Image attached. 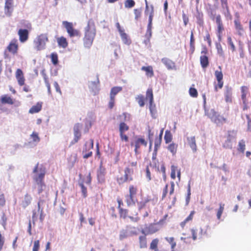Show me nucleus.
<instances>
[{"label":"nucleus","instance_id":"f257e3e1","mask_svg":"<svg viewBox=\"0 0 251 251\" xmlns=\"http://www.w3.org/2000/svg\"><path fill=\"white\" fill-rule=\"evenodd\" d=\"M33 173L34 174L33 180L38 186V193L41 194L46 187L44 179L46 173V168L43 165H39L38 163L35 166Z\"/></svg>","mask_w":251,"mask_h":251},{"label":"nucleus","instance_id":"f03ea898","mask_svg":"<svg viewBox=\"0 0 251 251\" xmlns=\"http://www.w3.org/2000/svg\"><path fill=\"white\" fill-rule=\"evenodd\" d=\"M96 35V27L95 22L90 19L84 30V36L83 39V45L85 48H90L93 43Z\"/></svg>","mask_w":251,"mask_h":251},{"label":"nucleus","instance_id":"7ed1b4c3","mask_svg":"<svg viewBox=\"0 0 251 251\" xmlns=\"http://www.w3.org/2000/svg\"><path fill=\"white\" fill-rule=\"evenodd\" d=\"M49 42L48 34L42 33L38 35L33 41L34 48L39 51L45 49L46 43Z\"/></svg>","mask_w":251,"mask_h":251},{"label":"nucleus","instance_id":"20e7f679","mask_svg":"<svg viewBox=\"0 0 251 251\" xmlns=\"http://www.w3.org/2000/svg\"><path fill=\"white\" fill-rule=\"evenodd\" d=\"M204 114L212 121L216 124L223 123L226 121L225 118L218 114L214 109H208L204 107Z\"/></svg>","mask_w":251,"mask_h":251},{"label":"nucleus","instance_id":"39448f33","mask_svg":"<svg viewBox=\"0 0 251 251\" xmlns=\"http://www.w3.org/2000/svg\"><path fill=\"white\" fill-rule=\"evenodd\" d=\"M137 187L134 185H130L129 186V194L125 196V201L128 206L134 204L135 199L137 193Z\"/></svg>","mask_w":251,"mask_h":251},{"label":"nucleus","instance_id":"423d86ee","mask_svg":"<svg viewBox=\"0 0 251 251\" xmlns=\"http://www.w3.org/2000/svg\"><path fill=\"white\" fill-rule=\"evenodd\" d=\"M134 170L129 166H127L124 170V176L118 177L117 181L119 184H122L125 182L130 181L133 180L132 175L133 174Z\"/></svg>","mask_w":251,"mask_h":251},{"label":"nucleus","instance_id":"0eeeda50","mask_svg":"<svg viewBox=\"0 0 251 251\" xmlns=\"http://www.w3.org/2000/svg\"><path fill=\"white\" fill-rule=\"evenodd\" d=\"M128 210L126 209H120L119 210V213L120 218L124 219H126V218H129L131 222L133 223H137L140 220V217L138 216L137 212L135 213V214H132V215H128Z\"/></svg>","mask_w":251,"mask_h":251},{"label":"nucleus","instance_id":"6e6552de","mask_svg":"<svg viewBox=\"0 0 251 251\" xmlns=\"http://www.w3.org/2000/svg\"><path fill=\"white\" fill-rule=\"evenodd\" d=\"M62 24L66 28L67 33L70 37L80 36V31L74 28L73 24L72 23L67 21H63L62 22Z\"/></svg>","mask_w":251,"mask_h":251},{"label":"nucleus","instance_id":"1a4fd4ad","mask_svg":"<svg viewBox=\"0 0 251 251\" xmlns=\"http://www.w3.org/2000/svg\"><path fill=\"white\" fill-rule=\"evenodd\" d=\"M160 228L158 223H151L148 225H146L144 229H142L141 232L143 234H153L158 231Z\"/></svg>","mask_w":251,"mask_h":251},{"label":"nucleus","instance_id":"9d476101","mask_svg":"<svg viewBox=\"0 0 251 251\" xmlns=\"http://www.w3.org/2000/svg\"><path fill=\"white\" fill-rule=\"evenodd\" d=\"M19 50V44L18 40L14 38L11 40L7 46L5 52L6 51L13 55H16L18 53Z\"/></svg>","mask_w":251,"mask_h":251},{"label":"nucleus","instance_id":"9b49d317","mask_svg":"<svg viewBox=\"0 0 251 251\" xmlns=\"http://www.w3.org/2000/svg\"><path fill=\"white\" fill-rule=\"evenodd\" d=\"M82 127V125L80 123H76L74 125L73 130H74V138L71 142V145H73L75 143H76L80 139L81 136V129Z\"/></svg>","mask_w":251,"mask_h":251},{"label":"nucleus","instance_id":"f8f14e48","mask_svg":"<svg viewBox=\"0 0 251 251\" xmlns=\"http://www.w3.org/2000/svg\"><path fill=\"white\" fill-rule=\"evenodd\" d=\"M134 145L135 149L134 151L135 154L138 153V150L140 149L141 146L147 147V142L145 139L142 137H135L134 142L131 143V146Z\"/></svg>","mask_w":251,"mask_h":251},{"label":"nucleus","instance_id":"ddd939ff","mask_svg":"<svg viewBox=\"0 0 251 251\" xmlns=\"http://www.w3.org/2000/svg\"><path fill=\"white\" fill-rule=\"evenodd\" d=\"M220 70H216L215 72V76L217 80L218 83L215 86V90L216 91H218V88L221 89L223 87L224 81L223 74L222 72V68L221 66L219 67Z\"/></svg>","mask_w":251,"mask_h":251},{"label":"nucleus","instance_id":"4468645a","mask_svg":"<svg viewBox=\"0 0 251 251\" xmlns=\"http://www.w3.org/2000/svg\"><path fill=\"white\" fill-rule=\"evenodd\" d=\"M233 131H228L226 140L223 144V147L226 149H231L232 147V142L233 140H235L236 136L233 135Z\"/></svg>","mask_w":251,"mask_h":251},{"label":"nucleus","instance_id":"2eb2a0df","mask_svg":"<svg viewBox=\"0 0 251 251\" xmlns=\"http://www.w3.org/2000/svg\"><path fill=\"white\" fill-rule=\"evenodd\" d=\"M216 23L217 25V34L219 40L221 39L222 37V32L224 30V27L221 19V17L220 15H217L215 18Z\"/></svg>","mask_w":251,"mask_h":251},{"label":"nucleus","instance_id":"dca6fc26","mask_svg":"<svg viewBox=\"0 0 251 251\" xmlns=\"http://www.w3.org/2000/svg\"><path fill=\"white\" fill-rule=\"evenodd\" d=\"M146 100H149L150 109L151 112H152L153 108L155 107V105L153 104V95L152 88H150L147 89L146 95Z\"/></svg>","mask_w":251,"mask_h":251},{"label":"nucleus","instance_id":"f3484780","mask_svg":"<svg viewBox=\"0 0 251 251\" xmlns=\"http://www.w3.org/2000/svg\"><path fill=\"white\" fill-rule=\"evenodd\" d=\"M211 232V227L207 225L204 227H201L198 233V238H202L207 237Z\"/></svg>","mask_w":251,"mask_h":251},{"label":"nucleus","instance_id":"a211bd4d","mask_svg":"<svg viewBox=\"0 0 251 251\" xmlns=\"http://www.w3.org/2000/svg\"><path fill=\"white\" fill-rule=\"evenodd\" d=\"M15 77L17 80L18 84L22 86L25 83V78L23 72L21 69H17L15 73Z\"/></svg>","mask_w":251,"mask_h":251},{"label":"nucleus","instance_id":"6ab92c4d","mask_svg":"<svg viewBox=\"0 0 251 251\" xmlns=\"http://www.w3.org/2000/svg\"><path fill=\"white\" fill-rule=\"evenodd\" d=\"M19 40L21 43L26 42L28 39L29 32L26 29H20L18 32Z\"/></svg>","mask_w":251,"mask_h":251},{"label":"nucleus","instance_id":"aec40b11","mask_svg":"<svg viewBox=\"0 0 251 251\" xmlns=\"http://www.w3.org/2000/svg\"><path fill=\"white\" fill-rule=\"evenodd\" d=\"M225 100L227 102L232 101V89L231 87L226 86L225 87Z\"/></svg>","mask_w":251,"mask_h":251},{"label":"nucleus","instance_id":"412c9836","mask_svg":"<svg viewBox=\"0 0 251 251\" xmlns=\"http://www.w3.org/2000/svg\"><path fill=\"white\" fill-rule=\"evenodd\" d=\"M106 174L105 169L102 167L101 165H100L99 169L97 171V177L100 182H103L104 181V176Z\"/></svg>","mask_w":251,"mask_h":251},{"label":"nucleus","instance_id":"4be33fe9","mask_svg":"<svg viewBox=\"0 0 251 251\" xmlns=\"http://www.w3.org/2000/svg\"><path fill=\"white\" fill-rule=\"evenodd\" d=\"M151 10L149 13V23L147 27V31L151 35V27H152V21L154 16V7L153 5L151 6Z\"/></svg>","mask_w":251,"mask_h":251},{"label":"nucleus","instance_id":"5701e85b","mask_svg":"<svg viewBox=\"0 0 251 251\" xmlns=\"http://www.w3.org/2000/svg\"><path fill=\"white\" fill-rule=\"evenodd\" d=\"M195 17L197 20V23L200 26H203L204 25L203 14L201 12H200L198 9L195 15Z\"/></svg>","mask_w":251,"mask_h":251},{"label":"nucleus","instance_id":"b1692460","mask_svg":"<svg viewBox=\"0 0 251 251\" xmlns=\"http://www.w3.org/2000/svg\"><path fill=\"white\" fill-rule=\"evenodd\" d=\"M42 102H38L35 105H33L29 109V113L34 114L41 111L42 107Z\"/></svg>","mask_w":251,"mask_h":251},{"label":"nucleus","instance_id":"393cba45","mask_svg":"<svg viewBox=\"0 0 251 251\" xmlns=\"http://www.w3.org/2000/svg\"><path fill=\"white\" fill-rule=\"evenodd\" d=\"M147 234H143L139 237V247L141 249L146 248L147 247Z\"/></svg>","mask_w":251,"mask_h":251},{"label":"nucleus","instance_id":"a878e982","mask_svg":"<svg viewBox=\"0 0 251 251\" xmlns=\"http://www.w3.org/2000/svg\"><path fill=\"white\" fill-rule=\"evenodd\" d=\"M195 213L194 210L192 211L189 216L183 221L180 223V226L182 228H184L187 223L193 220Z\"/></svg>","mask_w":251,"mask_h":251},{"label":"nucleus","instance_id":"bb28decb","mask_svg":"<svg viewBox=\"0 0 251 251\" xmlns=\"http://www.w3.org/2000/svg\"><path fill=\"white\" fill-rule=\"evenodd\" d=\"M161 61L169 70L173 69L175 66V63L168 58H162Z\"/></svg>","mask_w":251,"mask_h":251},{"label":"nucleus","instance_id":"cd10ccee","mask_svg":"<svg viewBox=\"0 0 251 251\" xmlns=\"http://www.w3.org/2000/svg\"><path fill=\"white\" fill-rule=\"evenodd\" d=\"M31 200L32 198L31 196L28 194H26L21 202L22 207L24 208L26 207L30 204Z\"/></svg>","mask_w":251,"mask_h":251},{"label":"nucleus","instance_id":"c85d7f7f","mask_svg":"<svg viewBox=\"0 0 251 251\" xmlns=\"http://www.w3.org/2000/svg\"><path fill=\"white\" fill-rule=\"evenodd\" d=\"M177 172V176L179 180L180 179L181 173L180 170H177V167L174 165L171 166V177L172 179H175L176 177V172Z\"/></svg>","mask_w":251,"mask_h":251},{"label":"nucleus","instance_id":"c756f323","mask_svg":"<svg viewBox=\"0 0 251 251\" xmlns=\"http://www.w3.org/2000/svg\"><path fill=\"white\" fill-rule=\"evenodd\" d=\"M234 23L235 29L237 30L238 34L240 35H242L244 32V28L240 23V20L238 19H236L234 21Z\"/></svg>","mask_w":251,"mask_h":251},{"label":"nucleus","instance_id":"7c9ffc66","mask_svg":"<svg viewBox=\"0 0 251 251\" xmlns=\"http://www.w3.org/2000/svg\"><path fill=\"white\" fill-rule=\"evenodd\" d=\"M141 70L145 71L146 75L148 77H151L154 75L153 70L151 66H143L141 68Z\"/></svg>","mask_w":251,"mask_h":251},{"label":"nucleus","instance_id":"2f4dec72","mask_svg":"<svg viewBox=\"0 0 251 251\" xmlns=\"http://www.w3.org/2000/svg\"><path fill=\"white\" fill-rule=\"evenodd\" d=\"M188 143L193 150V152L197 151V145L196 143V139L194 136L187 138Z\"/></svg>","mask_w":251,"mask_h":251},{"label":"nucleus","instance_id":"473e14b6","mask_svg":"<svg viewBox=\"0 0 251 251\" xmlns=\"http://www.w3.org/2000/svg\"><path fill=\"white\" fill-rule=\"evenodd\" d=\"M94 146V141L93 139L90 140V142L89 143V146H88V151L87 152H84L83 154V158L85 159H87L90 157H91L92 155V151H91V150H92Z\"/></svg>","mask_w":251,"mask_h":251},{"label":"nucleus","instance_id":"72a5a7b5","mask_svg":"<svg viewBox=\"0 0 251 251\" xmlns=\"http://www.w3.org/2000/svg\"><path fill=\"white\" fill-rule=\"evenodd\" d=\"M0 102L2 104H8L11 105L14 104L13 100L7 95H4L1 97Z\"/></svg>","mask_w":251,"mask_h":251},{"label":"nucleus","instance_id":"f704fd0d","mask_svg":"<svg viewBox=\"0 0 251 251\" xmlns=\"http://www.w3.org/2000/svg\"><path fill=\"white\" fill-rule=\"evenodd\" d=\"M57 42L58 45L63 48H66L68 45L66 38L63 36L57 38Z\"/></svg>","mask_w":251,"mask_h":251},{"label":"nucleus","instance_id":"c9c22d12","mask_svg":"<svg viewBox=\"0 0 251 251\" xmlns=\"http://www.w3.org/2000/svg\"><path fill=\"white\" fill-rule=\"evenodd\" d=\"M178 145L177 144L172 142L167 147V149L173 155H174L176 154L177 151Z\"/></svg>","mask_w":251,"mask_h":251},{"label":"nucleus","instance_id":"e433bc0d","mask_svg":"<svg viewBox=\"0 0 251 251\" xmlns=\"http://www.w3.org/2000/svg\"><path fill=\"white\" fill-rule=\"evenodd\" d=\"M246 149V142L245 140L242 139L240 140L238 144L237 151L239 152L244 153Z\"/></svg>","mask_w":251,"mask_h":251},{"label":"nucleus","instance_id":"4c0bfd02","mask_svg":"<svg viewBox=\"0 0 251 251\" xmlns=\"http://www.w3.org/2000/svg\"><path fill=\"white\" fill-rule=\"evenodd\" d=\"M241 99L243 102H245V101H247V95L248 92V87L246 86H243L241 87Z\"/></svg>","mask_w":251,"mask_h":251},{"label":"nucleus","instance_id":"58836bf2","mask_svg":"<svg viewBox=\"0 0 251 251\" xmlns=\"http://www.w3.org/2000/svg\"><path fill=\"white\" fill-rule=\"evenodd\" d=\"M200 62L203 68H206L209 65L208 58L206 55H202L200 57Z\"/></svg>","mask_w":251,"mask_h":251},{"label":"nucleus","instance_id":"ea45409f","mask_svg":"<svg viewBox=\"0 0 251 251\" xmlns=\"http://www.w3.org/2000/svg\"><path fill=\"white\" fill-rule=\"evenodd\" d=\"M173 139V135L170 130H166L164 135V140L166 144L171 143Z\"/></svg>","mask_w":251,"mask_h":251},{"label":"nucleus","instance_id":"a19ab883","mask_svg":"<svg viewBox=\"0 0 251 251\" xmlns=\"http://www.w3.org/2000/svg\"><path fill=\"white\" fill-rule=\"evenodd\" d=\"M158 239L155 238L153 239L150 244V249L154 250V251H159L158 249Z\"/></svg>","mask_w":251,"mask_h":251},{"label":"nucleus","instance_id":"79ce46f5","mask_svg":"<svg viewBox=\"0 0 251 251\" xmlns=\"http://www.w3.org/2000/svg\"><path fill=\"white\" fill-rule=\"evenodd\" d=\"M122 87L121 86H115L111 88L110 93V96L115 98V96L122 90Z\"/></svg>","mask_w":251,"mask_h":251},{"label":"nucleus","instance_id":"37998d69","mask_svg":"<svg viewBox=\"0 0 251 251\" xmlns=\"http://www.w3.org/2000/svg\"><path fill=\"white\" fill-rule=\"evenodd\" d=\"M219 207L217 210L216 215L217 219L220 220L221 218L222 215L224 210L225 204L221 202L219 203Z\"/></svg>","mask_w":251,"mask_h":251},{"label":"nucleus","instance_id":"c03bdc74","mask_svg":"<svg viewBox=\"0 0 251 251\" xmlns=\"http://www.w3.org/2000/svg\"><path fill=\"white\" fill-rule=\"evenodd\" d=\"M190 48L191 53H193L195 50V39L194 36V33L193 31L191 32L190 41Z\"/></svg>","mask_w":251,"mask_h":251},{"label":"nucleus","instance_id":"a18cd8bd","mask_svg":"<svg viewBox=\"0 0 251 251\" xmlns=\"http://www.w3.org/2000/svg\"><path fill=\"white\" fill-rule=\"evenodd\" d=\"M121 38L124 44L126 45L130 44L131 41L130 39L128 37L127 34L125 32H123L120 34Z\"/></svg>","mask_w":251,"mask_h":251},{"label":"nucleus","instance_id":"49530a36","mask_svg":"<svg viewBox=\"0 0 251 251\" xmlns=\"http://www.w3.org/2000/svg\"><path fill=\"white\" fill-rule=\"evenodd\" d=\"M129 129V126L124 122H122L119 125V132L125 133Z\"/></svg>","mask_w":251,"mask_h":251},{"label":"nucleus","instance_id":"de8ad7c7","mask_svg":"<svg viewBox=\"0 0 251 251\" xmlns=\"http://www.w3.org/2000/svg\"><path fill=\"white\" fill-rule=\"evenodd\" d=\"M77 160V154H73L71 155V156L68 158V162L69 164L71 166H74L75 163L76 162Z\"/></svg>","mask_w":251,"mask_h":251},{"label":"nucleus","instance_id":"09e8293b","mask_svg":"<svg viewBox=\"0 0 251 251\" xmlns=\"http://www.w3.org/2000/svg\"><path fill=\"white\" fill-rule=\"evenodd\" d=\"M136 100H137L139 105L141 107H143V106H144V105H145V102H144L145 98H144V96H143L142 95H138L137 97L136 98Z\"/></svg>","mask_w":251,"mask_h":251},{"label":"nucleus","instance_id":"8fccbe9b","mask_svg":"<svg viewBox=\"0 0 251 251\" xmlns=\"http://www.w3.org/2000/svg\"><path fill=\"white\" fill-rule=\"evenodd\" d=\"M165 240L170 244L171 249H175L176 246V242L175 241L174 237H166Z\"/></svg>","mask_w":251,"mask_h":251},{"label":"nucleus","instance_id":"3c124183","mask_svg":"<svg viewBox=\"0 0 251 251\" xmlns=\"http://www.w3.org/2000/svg\"><path fill=\"white\" fill-rule=\"evenodd\" d=\"M51 61L52 64L56 65L58 64V55L56 53H52L50 55Z\"/></svg>","mask_w":251,"mask_h":251},{"label":"nucleus","instance_id":"603ef678","mask_svg":"<svg viewBox=\"0 0 251 251\" xmlns=\"http://www.w3.org/2000/svg\"><path fill=\"white\" fill-rule=\"evenodd\" d=\"M135 2L133 0H126L125 2V7L127 8H131L134 6Z\"/></svg>","mask_w":251,"mask_h":251},{"label":"nucleus","instance_id":"864d4df0","mask_svg":"<svg viewBox=\"0 0 251 251\" xmlns=\"http://www.w3.org/2000/svg\"><path fill=\"white\" fill-rule=\"evenodd\" d=\"M150 200L149 199H146L144 201H140L139 202H138V209L139 210H141L142 209L144 208V207H146V204L147 203L150 201Z\"/></svg>","mask_w":251,"mask_h":251},{"label":"nucleus","instance_id":"5fc2aeb1","mask_svg":"<svg viewBox=\"0 0 251 251\" xmlns=\"http://www.w3.org/2000/svg\"><path fill=\"white\" fill-rule=\"evenodd\" d=\"M162 142V138L156 137L154 140V151H156L160 147Z\"/></svg>","mask_w":251,"mask_h":251},{"label":"nucleus","instance_id":"6e6d98bb","mask_svg":"<svg viewBox=\"0 0 251 251\" xmlns=\"http://www.w3.org/2000/svg\"><path fill=\"white\" fill-rule=\"evenodd\" d=\"M189 92L190 95L192 97L197 98L198 96V93L197 90H196V89H195L194 88L191 87L189 89Z\"/></svg>","mask_w":251,"mask_h":251},{"label":"nucleus","instance_id":"4d7b16f0","mask_svg":"<svg viewBox=\"0 0 251 251\" xmlns=\"http://www.w3.org/2000/svg\"><path fill=\"white\" fill-rule=\"evenodd\" d=\"M13 0H5V8L9 11L12 7Z\"/></svg>","mask_w":251,"mask_h":251},{"label":"nucleus","instance_id":"13d9d810","mask_svg":"<svg viewBox=\"0 0 251 251\" xmlns=\"http://www.w3.org/2000/svg\"><path fill=\"white\" fill-rule=\"evenodd\" d=\"M190 231L193 240L194 241L196 240L198 238V235L197 234L198 230L196 228H192L191 229Z\"/></svg>","mask_w":251,"mask_h":251},{"label":"nucleus","instance_id":"bf43d9fd","mask_svg":"<svg viewBox=\"0 0 251 251\" xmlns=\"http://www.w3.org/2000/svg\"><path fill=\"white\" fill-rule=\"evenodd\" d=\"M134 13L135 15V19L138 20L141 16V9L140 8L134 9Z\"/></svg>","mask_w":251,"mask_h":251},{"label":"nucleus","instance_id":"052dcab7","mask_svg":"<svg viewBox=\"0 0 251 251\" xmlns=\"http://www.w3.org/2000/svg\"><path fill=\"white\" fill-rule=\"evenodd\" d=\"M227 43L228 45L230 47V49L232 51H234L235 50V46H234L233 42L232 40V38L231 37L229 36L227 37Z\"/></svg>","mask_w":251,"mask_h":251},{"label":"nucleus","instance_id":"680f3d73","mask_svg":"<svg viewBox=\"0 0 251 251\" xmlns=\"http://www.w3.org/2000/svg\"><path fill=\"white\" fill-rule=\"evenodd\" d=\"M44 81H45V83L46 84V86H47V87L48 88V93H49V94L50 95L51 94V87H50V83L49 82L48 78L47 77H44Z\"/></svg>","mask_w":251,"mask_h":251},{"label":"nucleus","instance_id":"e2e57ef3","mask_svg":"<svg viewBox=\"0 0 251 251\" xmlns=\"http://www.w3.org/2000/svg\"><path fill=\"white\" fill-rule=\"evenodd\" d=\"M40 249L39 240H36L34 242L32 251H38Z\"/></svg>","mask_w":251,"mask_h":251},{"label":"nucleus","instance_id":"0e129e2a","mask_svg":"<svg viewBox=\"0 0 251 251\" xmlns=\"http://www.w3.org/2000/svg\"><path fill=\"white\" fill-rule=\"evenodd\" d=\"M31 137L33 142H38L40 141V138L39 137L38 134L37 133L33 132L31 134Z\"/></svg>","mask_w":251,"mask_h":251},{"label":"nucleus","instance_id":"69168bd1","mask_svg":"<svg viewBox=\"0 0 251 251\" xmlns=\"http://www.w3.org/2000/svg\"><path fill=\"white\" fill-rule=\"evenodd\" d=\"M204 41H206L208 43V44L209 46H211L212 44V41L210 38V35L208 31L206 32L205 36L204 38Z\"/></svg>","mask_w":251,"mask_h":251},{"label":"nucleus","instance_id":"338daca9","mask_svg":"<svg viewBox=\"0 0 251 251\" xmlns=\"http://www.w3.org/2000/svg\"><path fill=\"white\" fill-rule=\"evenodd\" d=\"M38 211L40 212V219L41 222H43L44 219V216L43 215V210L42 208H41L40 206V203L39 201L38 202Z\"/></svg>","mask_w":251,"mask_h":251},{"label":"nucleus","instance_id":"774afa93","mask_svg":"<svg viewBox=\"0 0 251 251\" xmlns=\"http://www.w3.org/2000/svg\"><path fill=\"white\" fill-rule=\"evenodd\" d=\"M120 137L122 141L126 142L128 141V137L125 133H120Z\"/></svg>","mask_w":251,"mask_h":251}]
</instances>
